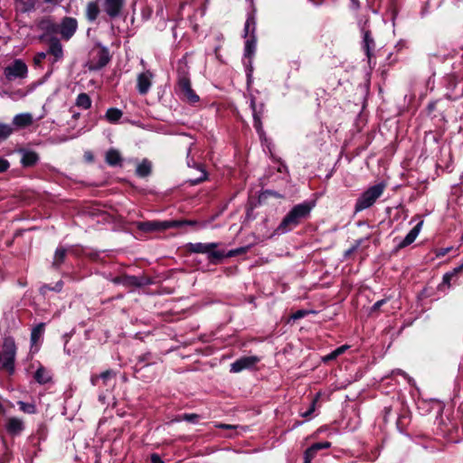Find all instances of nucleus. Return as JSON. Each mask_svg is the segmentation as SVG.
Masks as SVG:
<instances>
[{
  "mask_svg": "<svg viewBox=\"0 0 463 463\" xmlns=\"http://www.w3.org/2000/svg\"><path fill=\"white\" fill-rule=\"evenodd\" d=\"M312 208L313 204L307 202L295 205L283 218L276 232L279 234H284L293 230L302 220L309 216Z\"/></svg>",
  "mask_w": 463,
  "mask_h": 463,
  "instance_id": "f257e3e1",
  "label": "nucleus"
},
{
  "mask_svg": "<svg viewBox=\"0 0 463 463\" xmlns=\"http://www.w3.org/2000/svg\"><path fill=\"white\" fill-rule=\"evenodd\" d=\"M385 187L384 183H378L363 192L355 202L354 213L362 212L373 206L377 199L383 195Z\"/></svg>",
  "mask_w": 463,
  "mask_h": 463,
  "instance_id": "f03ea898",
  "label": "nucleus"
},
{
  "mask_svg": "<svg viewBox=\"0 0 463 463\" xmlns=\"http://www.w3.org/2000/svg\"><path fill=\"white\" fill-rule=\"evenodd\" d=\"M14 341L11 337H5L3 341L2 350L0 351V362H2V368L12 372L14 370Z\"/></svg>",
  "mask_w": 463,
  "mask_h": 463,
  "instance_id": "7ed1b4c3",
  "label": "nucleus"
},
{
  "mask_svg": "<svg viewBox=\"0 0 463 463\" xmlns=\"http://www.w3.org/2000/svg\"><path fill=\"white\" fill-rule=\"evenodd\" d=\"M27 71V65L24 61L22 60H14L11 64L5 68L3 80L12 81L16 79L25 78Z\"/></svg>",
  "mask_w": 463,
  "mask_h": 463,
  "instance_id": "20e7f679",
  "label": "nucleus"
},
{
  "mask_svg": "<svg viewBox=\"0 0 463 463\" xmlns=\"http://www.w3.org/2000/svg\"><path fill=\"white\" fill-rule=\"evenodd\" d=\"M217 247V243H189L187 245L188 250L194 253H207L210 258L213 259H221L223 257V254L221 251L215 250Z\"/></svg>",
  "mask_w": 463,
  "mask_h": 463,
  "instance_id": "39448f33",
  "label": "nucleus"
},
{
  "mask_svg": "<svg viewBox=\"0 0 463 463\" xmlns=\"http://www.w3.org/2000/svg\"><path fill=\"white\" fill-rule=\"evenodd\" d=\"M181 225L180 222L176 221H152V222H144L138 224V229L143 232H153V231H165L172 227H178Z\"/></svg>",
  "mask_w": 463,
  "mask_h": 463,
  "instance_id": "423d86ee",
  "label": "nucleus"
},
{
  "mask_svg": "<svg viewBox=\"0 0 463 463\" xmlns=\"http://www.w3.org/2000/svg\"><path fill=\"white\" fill-rule=\"evenodd\" d=\"M154 74L149 70H146L137 76V90L140 95H146L149 92L153 83Z\"/></svg>",
  "mask_w": 463,
  "mask_h": 463,
  "instance_id": "0eeeda50",
  "label": "nucleus"
},
{
  "mask_svg": "<svg viewBox=\"0 0 463 463\" xmlns=\"http://www.w3.org/2000/svg\"><path fill=\"white\" fill-rule=\"evenodd\" d=\"M45 323H39L31 329V354L37 353L43 341Z\"/></svg>",
  "mask_w": 463,
  "mask_h": 463,
  "instance_id": "6e6552de",
  "label": "nucleus"
},
{
  "mask_svg": "<svg viewBox=\"0 0 463 463\" xmlns=\"http://www.w3.org/2000/svg\"><path fill=\"white\" fill-rule=\"evenodd\" d=\"M260 362V358L255 355L251 356H243L236 361H234L231 364V372L232 373H240L246 369H250L256 365Z\"/></svg>",
  "mask_w": 463,
  "mask_h": 463,
  "instance_id": "1a4fd4ad",
  "label": "nucleus"
},
{
  "mask_svg": "<svg viewBox=\"0 0 463 463\" xmlns=\"http://www.w3.org/2000/svg\"><path fill=\"white\" fill-rule=\"evenodd\" d=\"M103 7V10L110 18H115L120 14L124 6V0H98Z\"/></svg>",
  "mask_w": 463,
  "mask_h": 463,
  "instance_id": "9d476101",
  "label": "nucleus"
},
{
  "mask_svg": "<svg viewBox=\"0 0 463 463\" xmlns=\"http://www.w3.org/2000/svg\"><path fill=\"white\" fill-rule=\"evenodd\" d=\"M110 60L109 51L106 48H102L98 51L96 56L90 62V70L99 71L105 67Z\"/></svg>",
  "mask_w": 463,
  "mask_h": 463,
  "instance_id": "9b49d317",
  "label": "nucleus"
},
{
  "mask_svg": "<svg viewBox=\"0 0 463 463\" xmlns=\"http://www.w3.org/2000/svg\"><path fill=\"white\" fill-rule=\"evenodd\" d=\"M77 26L78 24L75 18L65 17L61 21L60 33L62 38L69 40L75 33Z\"/></svg>",
  "mask_w": 463,
  "mask_h": 463,
  "instance_id": "f8f14e48",
  "label": "nucleus"
},
{
  "mask_svg": "<svg viewBox=\"0 0 463 463\" xmlns=\"http://www.w3.org/2000/svg\"><path fill=\"white\" fill-rule=\"evenodd\" d=\"M250 109L252 110V116H253V120H254L253 126L256 128L260 137H262L264 135V131L262 128V122H261V114H262V110H263V105L261 104L260 110H258L257 105L255 103V99H250Z\"/></svg>",
  "mask_w": 463,
  "mask_h": 463,
  "instance_id": "ddd939ff",
  "label": "nucleus"
},
{
  "mask_svg": "<svg viewBox=\"0 0 463 463\" xmlns=\"http://www.w3.org/2000/svg\"><path fill=\"white\" fill-rule=\"evenodd\" d=\"M36 364V371L33 374L34 380L40 384H45L50 383L52 379L51 371L43 366L39 362H37Z\"/></svg>",
  "mask_w": 463,
  "mask_h": 463,
  "instance_id": "4468645a",
  "label": "nucleus"
},
{
  "mask_svg": "<svg viewBox=\"0 0 463 463\" xmlns=\"http://www.w3.org/2000/svg\"><path fill=\"white\" fill-rule=\"evenodd\" d=\"M24 422L16 417L9 418L5 424L7 432L13 436L20 434L24 430Z\"/></svg>",
  "mask_w": 463,
  "mask_h": 463,
  "instance_id": "2eb2a0df",
  "label": "nucleus"
},
{
  "mask_svg": "<svg viewBox=\"0 0 463 463\" xmlns=\"http://www.w3.org/2000/svg\"><path fill=\"white\" fill-rule=\"evenodd\" d=\"M422 223V222H420L409 232L405 238L399 243L400 248L407 247L416 240L420 232Z\"/></svg>",
  "mask_w": 463,
  "mask_h": 463,
  "instance_id": "dca6fc26",
  "label": "nucleus"
},
{
  "mask_svg": "<svg viewBox=\"0 0 463 463\" xmlns=\"http://www.w3.org/2000/svg\"><path fill=\"white\" fill-rule=\"evenodd\" d=\"M190 152H191V149H189L188 153H187V165L189 167H197L199 169V171H200V175L198 177L194 178V179H192L190 182H191L192 184H197L206 180L207 173L202 167L201 165L196 164L193 159L189 158Z\"/></svg>",
  "mask_w": 463,
  "mask_h": 463,
  "instance_id": "f3484780",
  "label": "nucleus"
},
{
  "mask_svg": "<svg viewBox=\"0 0 463 463\" xmlns=\"http://www.w3.org/2000/svg\"><path fill=\"white\" fill-rule=\"evenodd\" d=\"M36 28L43 33L49 34L55 32V24L50 17H44L36 23Z\"/></svg>",
  "mask_w": 463,
  "mask_h": 463,
  "instance_id": "a211bd4d",
  "label": "nucleus"
},
{
  "mask_svg": "<svg viewBox=\"0 0 463 463\" xmlns=\"http://www.w3.org/2000/svg\"><path fill=\"white\" fill-rule=\"evenodd\" d=\"M99 3L98 0L92 1L88 3L86 6V17L90 22H94L99 14Z\"/></svg>",
  "mask_w": 463,
  "mask_h": 463,
  "instance_id": "6ab92c4d",
  "label": "nucleus"
},
{
  "mask_svg": "<svg viewBox=\"0 0 463 463\" xmlns=\"http://www.w3.org/2000/svg\"><path fill=\"white\" fill-rule=\"evenodd\" d=\"M177 85L181 95L192 89L191 81L186 72L179 71Z\"/></svg>",
  "mask_w": 463,
  "mask_h": 463,
  "instance_id": "aec40b11",
  "label": "nucleus"
},
{
  "mask_svg": "<svg viewBox=\"0 0 463 463\" xmlns=\"http://www.w3.org/2000/svg\"><path fill=\"white\" fill-rule=\"evenodd\" d=\"M122 161L121 155L118 150L111 148L106 153V162L111 166L119 165Z\"/></svg>",
  "mask_w": 463,
  "mask_h": 463,
  "instance_id": "412c9836",
  "label": "nucleus"
},
{
  "mask_svg": "<svg viewBox=\"0 0 463 463\" xmlns=\"http://www.w3.org/2000/svg\"><path fill=\"white\" fill-rule=\"evenodd\" d=\"M374 48V41L368 31L364 33V49L368 59H371L372 50Z\"/></svg>",
  "mask_w": 463,
  "mask_h": 463,
  "instance_id": "4be33fe9",
  "label": "nucleus"
},
{
  "mask_svg": "<svg viewBox=\"0 0 463 463\" xmlns=\"http://www.w3.org/2000/svg\"><path fill=\"white\" fill-rule=\"evenodd\" d=\"M47 53H50L54 57L52 62L57 61L63 55L61 44L58 41L52 43Z\"/></svg>",
  "mask_w": 463,
  "mask_h": 463,
  "instance_id": "5701e85b",
  "label": "nucleus"
},
{
  "mask_svg": "<svg viewBox=\"0 0 463 463\" xmlns=\"http://www.w3.org/2000/svg\"><path fill=\"white\" fill-rule=\"evenodd\" d=\"M256 50V37L255 35H250V38L247 39L245 42L244 48V55L248 58H251Z\"/></svg>",
  "mask_w": 463,
  "mask_h": 463,
  "instance_id": "b1692460",
  "label": "nucleus"
},
{
  "mask_svg": "<svg viewBox=\"0 0 463 463\" xmlns=\"http://www.w3.org/2000/svg\"><path fill=\"white\" fill-rule=\"evenodd\" d=\"M122 115L123 113L120 109L110 108L107 110L105 118L109 122L116 123L121 118Z\"/></svg>",
  "mask_w": 463,
  "mask_h": 463,
  "instance_id": "393cba45",
  "label": "nucleus"
},
{
  "mask_svg": "<svg viewBox=\"0 0 463 463\" xmlns=\"http://www.w3.org/2000/svg\"><path fill=\"white\" fill-rule=\"evenodd\" d=\"M75 104L79 108H81L83 109H88L91 106V99L88 94L80 93L78 95Z\"/></svg>",
  "mask_w": 463,
  "mask_h": 463,
  "instance_id": "a878e982",
  "label": "nucleus"
},
{
  "mask_svg": "<svg viewBox=\"0 0 463 463\" xmlns=\"http://www.w3.org/2000/svg\"><path fill=\"white\" fill-rule=\"evenodd\" d=\"M15 10L18 16L26 15L29 12V0H15Z\"/></svg>",
  "mask_w": 463,
  "mask_h": 463,
  "instance_id": "bb28decb",
  "label": "nucleus"
},
{
  "mask_svg": "<svg viewBox=\"0 0 463 463\" xmlns=\"http://www.w3.org/2000/svg\"><path fill=\"white\" fill-rule=\"evenodd\" d=\"M256 29V22L253 15H249L244 25V37L246 38L250 33L254 35Z\"/></svg>",
  "mask_w": 463,
  "mask_h": 463,
  "instance_id": "cd10ccee",
  "label": "nucleus"
},
{
  "mask_svg": "<svg viewBox=\"0 0 463 463\" xmlns=\"http://www.w3.org/2000/svg\"><path fill=\"white\" fill-rule=\"evenodd\" d=\"M137 175L141 177L148 175L151 172V164L147 160H144L137 167Z\"/></svg>",
  "mask_w": 463,
  "mask_h": 463,
  "instance_id": "c85d7f7f",
  "label": "nucleus"
},
{
  "mask_svg": "<svg viewBox=\"0 0 463 463\" xmlns=\"http://www.w3.org/2000/svg\"><path fill=\"white\" fill-rule=\"evenodd\" d=\"M65 257H66V250L61 247L57 248L55 254H54L52 265L55 268H59L61 266V264L64 261Z\"/></svg>",
  "mask_w": 463,
  "mask_h": 463,
  "instance_id": "c756f323",
  "label": "nucleus"
},
{
  "mask_svg": "<svg viewBox=\"0 0 463 463\" xmlns=\"http://www.w3.org/2000/svg\"><path fill=\"white\" fill-rule=\"evenodd\" d=\"M63 287L62 280H59L55 283L54 287H50L49 285H43L40 288V292L43 295H46L48 291H54V292H60Z\"/></svg>",
  "mask_w": 463,
  "mask_h": 463,
  "instance_id": "7c9ffc66",
  "label": "nucleus"
},
{
  "mask_svg": "<svg viewBox=\"0 0 463 463\" xmlns=\"http://www.w3.org/2000/svg\"><path fill=\"white\" fill-rule=\"evenodd\" d=\"M13 122L17 127H25L29 125V113L16 115L14 118Z\"/></svg>",
  "mask_w": 463,
  "mask_h": 463,
  "instance_id": "2f4dec72",
  "label": "nucleus"
},
{
  "mask_svg": "<svg viewBox=\"0 0 463 463\" xmlns=\"http://www.w3.org/2000/svg\"><path fill=\"white\" fill-rule=\"evenodd\" d=\"M113 281L116 284H118V283H128V284H131V285H135V286H140L141 285V283L139 282L138 278L134 277V276L126 277L124 279L116 278Z\"/></svg>",
  "mask_w": 463,
  "mask_h": 463,
  "instance_id": "473e14b6",
  "label": "nucleus"
},
{
  "mask_svg": "<svg viewBox=\"0 0 463 463\" xmlns=\"http://www.w3.org/2000/svg\"><path fill=\"white\" fill-rule=\"evenodd\" d=\"M13 132V128L8 124L0 123V140L6 139Z\"/></svg>",
  "mask_w": 463,
  "mask_h": 463,
  "instance_id": "72a5a7b5",
  "label": "nucleus"
},
{
  "mask_svg": "<svg viewBox=\"0 0 463 463\" xmlns=\"http://www.w3.org/2000/svg\"><path fill=\"white\" fill-rule=\"evenodd\" d=\"M182 96L188 102L193 103V104L199 101V96L193 90V89L184 92Z\"/></svg>",
  "mask_w": 463,
  "mask_h": 463,
  "instance_id": "f704fd0d",
  "label": "nucleus"
},
{
  "mask_svg": "<svg viewBox=\"0 0 463 463\" xmlns=\"http://www.w3.org/2000/svg\"><path fill=\"white\" fill-rule=\"evenodd\" d=\"M47 435V428L45 424L40 423L38 425V429L35 434V438H37L38 441L44 440Z\"/></svg>",
  "mask_w": 463,
  "mask_h": 463,
  "instance_id": "c9c22d12",
  "label": "nucleus"
},
{
  "mask_svg": "<svg viewBox=\"0 0 463 463\" xmlns=\"http://www.w3.org/2000/svg\"><path fill=\"white\" fill-rule=\"evenodd\" d=\"M200 416L195 413H184L177 420H185L192 423H196Z\"/></svg>",
  "mask_w": 463,
  "mask_h": 463,
  "instance_id": "e433bc0d",
  "label": "nucleus"
},
{
  "mask_svg": "<svg viewBox=\"0 0 463 463\" xmlns=\"http://www.w3.org/2000/svg\"><path fill=\"white\" fill-rule=\"evenodd\" d=\"M317 450L316 449L314 448V446L312 445L311 447H309L304 453V459H309L312 461V459L315 458L316 454H317Z\"/></svg>",
  "mask_w": 463,
  "mask_h": 463,
  "instance_id": "4c0bfd02",
  "label": "nucleus"
},
{
  "mask_svg": "<svg viewBox=\"0 0 463 463\" xmlns=\"http://www.w3.org/2000/svg\"><path fill=\"white\" fill-rule=\"evenodd\" d=\"M307 314H308V311L300 309V310H298L297 312L293 313L291 315L290 318L292 320H298V319H300V318L306 317Z\"/></svg>",
  "mask_w": 463,
  "mask_h": 463,
  "instance_id": "58836bf2",
  "label": "nucleus"
},
{
  "mask_svg": "<svg viewBox=\"0 0 463 463\" xmlns=\"http://www.w3.org/2000/svg\"><path fill=\"white\" fill-rule=\"evenodd\" d=\"M20 152L23 155L21 159L23 165L29 166V151L26 149H21Z\"/></svg>",
  "mask_w": 463,
  "mask_h": 463,
  "instance_id": "ea45409f",
  "label": "nucleus"
},
{
  "mask_svg": "<svg viewBox=\"0 0 463 463\" xmlns=\"http://www.w3.org/2000/svg\"><path fill=\"white\" fill-rule=\"evenodd\" d=\"M46 55H47V52H38L34 58H33V62L36 66H39L40 63L42 62V61H43L45 58H46Z\"/></svg>",
  "mask_w": 463,
  "mask_h": 463,
  "instance_id": "a19ab883",
  "label": "nucleus"
},
{
  "mask_svg": "<svg viewBox=\"0 0 463 463\" xmlns=\"http://www.w3.org/2000/svg\"><path fill=\"white\" fill-rule=\"evenodd\" d=\"M313 446L316 449V450L318 451L320 449H325L330 448L331 443L328 441L317 442V443L313 444Z\"/></svg>",
  "mask_w": 463,
  "mask_h": 463,
  "instance_id": "79ce46f5",
  "label": "nucleus"
},
{
  "mask_svg": "<svg viewBox=\"0 0 463 463\" xmlns=\"http://www.w3.org/2000/svg\"><path fill=\"white\" fill-rule=\"evenodd\" d=\"M317 401V397L315 400H313L309 409L307 411L301 413L302 417L307 418V417L310 416L313 413V411H315Z\"/></svg>",
  "mask_w": 463,
  "mask_h": 463,
  "instance_id": "37998d69",
  "label": "nucleus"
},
{
  "mask_svg": "<svg viewBox=\"0 0 463 463\" xmlns=\"http://www.w3.org/2000/svg\"><path fill=\"white\" fill-rule=\"evenodd\" d=\"M115 375V373L112 371H105L101 373L100 378L104 381V383L107 384V381L110 378H112Z\"/></svg>",
  "mask_w": 463,
  "mask_h": 463,
  "instance_id": "c03bdc74",
  "label": "nucleus"
},
{
  "mask_svg": "<svg viewBox=\"0 0 463 463\" xmlns=\"http://www.w3.org/2000/svg\"><path fill=\"white\" fill-rule=\"evenodd\" d=\"M9 165V162L6 159L0 157V173L5 172Z\"/></svg>",
  "mask_w": 463,
  "mask_h": 463,
  "instance_id": "a18cd8bd",
  "label": "nucleus"
},
{
  "mask_svg": "<svg viewBox=\"0 0 463 463\" xmlns=\"http://www.w3.org/2000/svg\"><path fill=\"white\" fill-rule=\"evenodd\" d=\"M362 241H363V240L356 241L355 243L345 252V254L349 255V254L353 253L354 251H355L361 245Z\"/></svg>",
  "mask_w": 463,
  "mask_h": 463,
  "instance_id": "49530a36",
  "label": "nucleus"
},
{
  "mask_svg": "<svg viewBox=\"0 0 463 463\" xmlns=\"http://www.w3.org/2000/svg\"><path fill=\"white\" fill-rule=\"evenodd\" d=\"M216 428L225 429V430H235L238 428L236 425H231V424H223V423H218L215 425Z\"/></svg>",
  "mask_w": 463,
  "mask_h": 463,
  "instance_id": "de8ad7c7",
  "label": "nucleus"
},
{
  "mask_svg": "<svg viewBox=\"0 0 463 463\" xmlns=\"http://www.w3.org/2000/svg\"><path fill=\"white\" fill-rule=\"evenodd\" d=\"M151 463H165L162 458H160V456L158 454H152L151 455Z\"/></svg>",
  "mask_w": 463,
  "mask_h": 463,
  "instance_id": "09e8293b",
  "label": "nucleus"
},
{
  "mask_svg": "<svg viewBox=\"0 0 463 463\" xmlns=\"http://www.w3.org/2000/svg\"><path fill=\"white\" fill-rule=\"evenodd\" d=\"M347 349L346 345H342L335 350V355L338 356L342 354Z\"/></svg>",
  "mask_w": 463,
  "mask_h": 463,
  "instance_id": "8fccbe9b",
  "label": "nucleus"
},
{
  "mask_svg": "<svg viewBox=\"0 0 463 463\" xmlns=\"http://www.w3.org/2000/svg\"><path fill=\"white\" fill-rule=\"evenodd\" d=\"M385 303V300L384 299H382V300H379L377 302H375L373 306V310H377L379 309L383 304Z\"/></svg>",
  "mask_w": 463,
  "mask_h": 463,
  "instance_id": "3c124183",
  "label": "nucleus"
},
{
  "mask_svg": "<svg viewBox=\"0 0 463 463\" xmlns=\"http://www.w3.org/2000/svg\"><path fill=\"white\" fill-rule=\"evenodd\" d=\"M337 356L335 355V351H333L332 353H330L329 354H327L326 356L324 357V361L327 362V361L333 360Z\"/></svg>",
  "mask_w": 463,
  "mask_h": 463,
  "instance_id": "603ef678",
  "label": "nucleus"
},
{
  "mask_svg": "<svg viewBox=\"0 0 463 463\" xmlns=\"http://www.w3.org/2000/svg\"><path fill=\"white\" fill-rule=\"evenodd\" d=\"M38 161L37 154L31 151V165L35 164Z\"/></svg>",
  "mask_w": 463,
  "mask_h": 463,
  "instance_id": "864d4df0",
  "label": "nucleus"
},
{
  "mask_svg": "<svg viewBox=\"0 0 463 463\" xmlns=\"http://www.w3.org/2000/svg\"><path fill=\"white\" fill-rule=\"evenodd\" d=\"M45 4L51 5L52 6L58 5L60 0H43Z\"/></svg>",
  "mask_w": 463,
  "mask_h": 463,
  "instance_id": "5fc2aeb1",
  "label": "nucleus"
},
{
  "mask_svg": "<svg viewBox=\"0 0 463 463\" xmlns=\"http://www.w3.org/2000/svg\"><path fill=\"white\" fill-rule=\"evenodd\" d=\"M394 373L397 374H401V375L404 376L405 378H407L409 383L412 382V380L403 371L398 369Z\"/></svg>",
  "mask_w": 463,
  "mask_h": 463,
  "instance_id": "6e6d98bb",
  "label": "nucleus"
},
{
  "mask_svg": "<svg viewBox=\"0 0 463 463\" xmlns=\"http://www.w3.org/2000/svg\"><path fill=\"white\" fill-rule=\"evenodd\" d=\"M19 405H20V409L23 411H27V403L24 402H19Z\"/></svg>",
  "mask_w": 463,
  "mask_h": 463,
  "instance_id": "4d7b16f0",
  "label": "nucleus"
},
{
  "mask_svg": "<svg viewBox=\"0 0 463 463\" xmlns=\"http://www.w3.org/2000/svg\"><path fill=\"white\" fill-rule=\"evenodd\" d=\"M451 275L450 274H445L444 277H443V280L444 282H448L450 279Z\"/></svg>",
  "mask_w": 463,
  "mask_h": 463,
  "instance_id": "13d9d810",
  "label": "nucleus"
},
{
  "mask_svg": "<svg viewBox=\"0 0 463 463\" xmlns=\"http://www.w3.org/2000/svg\"><path fill=\"white\" fill-rule=\"evenodd\" d=\"M304 463H311V460H309V459H305V460H304Z\"/></svg>",
  "mask_w": 463,
  "mask_h": 463,
  "instance_id": "bf43d9fd",
  "label": "nucleus"
},
{
  "mask_svg": "<svg viewBox=\"0 0 463 463\" xmlns=\"http://www.w3.org/2000/svg\"><path fill=\"white\" fill-rule=\"evenodd\" d=\"M31 367H35V363L32 364Z\"/></svg>",
  "mask_w": 463,
  "mask_h": 463,
  "instance_id": "052dcab7",
  "label": "nucleus"
},
{
  "mask_svg": "<svg viewBox=\"0 0 463 463\" xmlns=\"http://www.w3.org/2000/svg\"><path fill=\"white\" fill-rule=\"evenodd\" d=\"M0 364H2V362H0Z\"/></svg>",
  "mask_w": 463,
  "mask_h": 463,
  "instance_id": "680f3d73",
  "label": "nucleus"
}]
</instances>
